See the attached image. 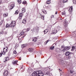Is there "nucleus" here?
Returning <instances> with one entry per match:
<instances>
[{
    "label": "nucleus",
    "mask_w": 76,
    "mask_h": 76,
    "mask_svg": "<svg viewBox=\"0 0 76 76\" xmlns=\"http://www.w3.org/2000/svg\"><path fill=\"white\" fill-rule=\"evenodd\" d=\"M49 76H52V75H50Z\"/></svg>",
    "instance_id": "obj_54"
},
{
    "label": "nucleus",
    "mask_w": 76,
    "mask_h": 76,
    "mask_svg": "<svg viewBox=\"0 0 76 76\" xmlns=\"http://www.w3.org/2000/svg\"><path fill=\"white\" fill-rule=\"evenodd\" d=\"M24 33H25L23 31H22V32H21L20 33V35H23V34H24Z\"/></svg>",
    "instance_id": "obj_27"
},
{
    "label": "nucleus",
    "mask_w": 76,
    "mask_h": 76,
    "mask_svg": "<svg viewBox=\"0 0 76 76\" xmlns=\"http://www.w3.org/2000/svg\"><path fill=\"white\" fill-rule=\"evenodd\" d=\"M8 51V48L7 47L4 48L3 49V52H1V53L2 54L4 55L6 53V52H7Z\"/></svg>",
    "instance_id": "obj_4"
},
{
    "label": "nucleus",
    "mask_w": 76,
    "mask_h": 76,
    "mask_svg": "<svg viewBox=\"0 0 76 76\" xmlns=\"http://www.w3.org/2000/svg\"><path fill=\"white\" fill-rule=\"evenodd\" d=\"M18 13H19V11H18V10H17L15 11V15H18Z\"/></svg>",
    "instance_id": "obj_30"
},
{
    "label": "nucleus",
    "mask_w": 76,
    "mask_h": 76,
    "mask_svg": "<svg viewBox=\"0 0 76 76\" xmlns=\"http://www.w3.org/2000/svg\"><path fill=\"white\" fill-rule=\"evenodd\" d=\"M73 7H71L70 8H69V11L70 12H72L73 11Z\"/></svg>",
    "instance_id": "obj_13"
},
{
    "label": "nucleus",
    "mask_w": 76,
    "mask_h": 76,
    "mask_svg": "<svg viewBox=\"0 0 76 76\" xmlns=\"http://www.w3.org/2000/svg\"><path fill=\"white\" fill-rule=\"evenodd\" d=\"M23 16V13H20L19 16V18L20 19H21V18H22V17Z\"/></svg>",
    "instance_id": "obj_17"
},
{
    "label": "nucleus",
    "mask_w": 76,
    "mask_h": 76,
    "mask_svg": "<svg viewBox=\"0 0 76 76\" xmlns=\"http://www.w3.org/2000/svg\"><path fill=\"white\" fill-rule=\"evenodd\" d=\"M22 4H27V2H26V1H23V2Z\"/></svg>",
    "instance_id": "obj_26"
},
{
    "label": "nucleus",
    "mask_w": 76,
    "mask_h": 76,
    "mask_svg": "<svg viewBox=\"0 0 76 76\" xmlns=\"http://www.w3.org/2000/svg\"><path fill=\"white\" fill-rule=\"evenodd\" d=\"M49 41V40H47L46 42H45V44L46 45V44H47V43H48V42Z\"/></svg>",
    "instance_id": "obj_42"
},
{
    "label": "nucleus",
    "mask_w": 76,
    "mask_h": 76,
    "mask_svg": "<svg viewBox=\"0 0 76 76\" xmlns=\"http://www.w3.org/2000/svg\"><path fill=\"white\" fill-rule=\"evenodd\" d=\"M44 34H47L48 32V29H46L44 31Z\"/></svg>",
    "instance_id": "obj_20"
},
{
    "label": "nucleus",
    "mask_w": 76,
    "mask_h": 76,
    "mask_svg": "<svg viewBox=\"0 0 76 76\" xmlns=\"http://www.w3.org/2000/svg\"><path fill=\"white\" fill-rule=\"evenodd\" d=\"M42 19H43V20H44V15L42 16Z\"/></svg>",
    "instance_id": "obj_41"
},
{
    "label": "nucleus",
    "mask_w": 76,
    "mask_h": 76,
    "mask_svg": "<svg viewBox=\"0 0 76 76\" xmlns=\"http://www.w3.org/2000/svg\"><path fill=\"white\" fill-rule=\"evenodd\" d=\"M54 48V46L53 47H51L50 48V50H53Z\"/></svg>",
    "instance_id": "obj_36"
},
{
    "label": "nucleus",
    "mask_w": 76,
    "mask_h": 76,
    "mask_svg": "<svg viewBox=\"0 0 76 76\" xmlns=\"http://www.w3.org/2000/svg\"><path fill=\"white\" fill-rule=\"evenodd\" d=\"M33 32H34L35 34H37L39 32V28L37 27H34L32 29Z\"/></svg>",
    "instance_id": "obj_2"
},
{
    "label": "nucleus",
    "mask_w": 76,
    "mask_h": 76,
    "mask_svg": "<svg viewBox=\"0 0 76 76\" xmlns=\"http://www.w3.org/2000/svg\"><path fill=\"white\" fill-rule=\"evenodd\" d=\"M4 34H7V32H4Z\"/></svg>",
    "instance_id": "obj_51"
},
{
    "label": "nucleus",
    "mask_w": 76,
    "mask_h": 76,
    "mask_svg": "<svg viewBox=\"0 0 76 76\" xmlns=\"http://www.w3.org/2000/svg\"><path fill=\"white\" fill-rule=\"evenodd\" d=\"M57 12H55V14L57 15Z\"/></svg>",
    "instance_id": "obj_52"
},
{
    "label": "nucleus",
    "mask_w": 76,
    "mask_h": 76,
    "mask_svg": "<svg viewBox=\"0 0 76 76\" xmlns=\"http://www.w3.org/2000/svg\"><path fill=\"white\" fill-rule=\"evenodd\" d=\"M2 54H2V53H0V57H1V56H2Z\"/></svg>",
    "instance_id": "obj_47"
},
{
    "label": "nucleus",
    "mask_w": 76,
    "mask_h": 76,
    "mask_svg": "<svg viewBox=\"0 0 76 76\" xmlns=\"http://www.w3.org/2000/svg\"><path fill=\"white\" fill-rule=\"evenodd\" d=\"M29 31V28H27V29H25L23 30V31H24V35L22 37V38H24L25 36H26V35L27 34L26 33V32H28Z\"/></svg>",
    "instance_id": "obj_3"
},
{
    "label": "nucleus",
    "mask_w": 76,
    "mask_h": 76,
    "mask_svg": "<svg viewBox=\"0 0 76 76\" xmlns=\"http://www.w3.org/2000/svg\"><path fill=\"white\" fill-rule=\"evenodd\" d=\"M73 2L76 4V0H73Z\"/></svg>",
    "instance_id": "obj_39"
},
{
    "label": "nucleus",
    "mask_w": 76,
    "mask_h": 76,
    "mask_svg": "<svg viewBox=\"0 0 76 76\" xmlns=\"http://www.w3.org/2000/svg\"><path fill=\"white\" fill-rule=\"evenodd\" d=\"M3 31H2L0 32V35H1V34H3Z\"/></svg>",
    "instance_id": "obj_45"
},
{
    "label": "nucleus",
    "mask_w": 76,
    "mask_h": 76,
    "mask_svg": "<svg viewBox=\"0 0 76 76\" xmlns=\"http://www.w3.org/2000/svg\"><path fill=\"white\" fill-rule=\"evenodd\" d=\"M42 12H43V13H44V14H46V11L45 10H43L42 11Z\"/></svg>",
    "instance_id": "obj_32"
},
{
    "label": "nucleus",
    "mask_w": 76,
    "mask_h": 76,
    "mask_svg": "<svg viewBox=\"0 0 76 76\" xmlns=\"http://www.w3.org/2000/svg\"><path fill=\"white\" fill-rule=\"evenodd\" d=\"M2 21H1L0 22V25H2Z\"/></svg>",
    "instance_id": "obj_50"
},
{
    "label": "nucleus",
    "mask_w": 76,
    "mask_h": 76,
    "mask_svg": "<svg viewBox=\"0 0 76 76\" xmlns=\"http://www.w3.org/2000/svg\"><path fill=\"white\" fill-rule=\"evenodd\" d=\"M5 61H4V62H5Z\"/></svg>",
    "instance_id": "obj_57"
},
{
    "label": "nucleus",
    "mask_w": 76,
    "mask_h": 76,
    "mask_svg": "<svg viewBox=\"0 0 76 76\" xmlns=\"http://www.w3.org/2000/svg\"><path fill=\"white\" fill-rule=\"evenodd\" d=\"M71 58V55L66 56V58L67 59H70Z\"/></svg>",
    "instance_id": "obj_19"
},
{
    "label": "nucleus",
    "mask_w": 76,
    "mask_h": 76,
    "mask_svg": "<svg viewBox=\"0 0 76 76\" xmlns=\"http://www.w3.org/2000/svg\"><path fill=\"white\" fill-rule=\"evenodd\" d=\"M19 60H21V59L20 58L19 59Z\"/></svg>",
    "instance_id": "obj_53"
},
{
    "label": "nucleus",
    "mask_w": 76,
    "mask_h": 76,
    "mask_svg": "<svg viewBox=\"0 0 76 76\" xmlns=\"http://www.w3.org/2000/svg\"><path fill=\"white\" fill-rule=\"evenodd\" d=\"M59 63L60 64H61V65H62V64H63V63H64V61H63V60L61 59H60L59 61Z\"/></svg>",
    "instance_id": "obj_8"
},
{
    "label": "nucleus",
    "mask_w": 76,
    "mask_h": 76,
    "mask_svg": "<svg viewBox=\"0 0 76 76\" xmlns=\"http://www.w3.org/2000/svg\"><path fill=\"white\" fill-rule=\"evenodd\" d=\"M54 15H52L51 16V18H53L54 17Z\"/></svg>",
    "instance_id": "obj_48"
},
{
    "label": "nucleus",
    "mask_w": 76,
    "mask_h": 76,
    "mask_svg": "<svg viewBox=\"0 0 76 76\" xmlns=\"http://www.w3.org/2000/svg\"><path fill=\"white\" fill-rule=\"evenodd\" d=\"M61 48H64V46H63V45H62V46H61Z\"/></svg>",
    "instance_id": "obj_46"
},
{
    "label": "nucleus",
    "mask_w": 76,
    "mask_h": 76,
    "mask_svg": "<svg viewBox=\"0 0 76 76\" xmlns=\"http://www.w3.org/2000/svg\"><path fill=\"white\" fill-rule=\"evenodd\" d=\"M65 55L66 56H70L71 55V54L70 53V52L67 51Z\"/></svg>",
    "instance_id": "obj_11"
},
{
    "label": "nucleus",
    "mask_w": 76,
    "mask_h": 76,
    "mask_svg": "<svg viewBox=\"0 0 76 76\" xmlns=\"http://www.w3.org/2000/svg\"><path fill=\"white\" fill-rule=\"evenodd\" d=\"M14 6H15V4H12L10 6V10H12V9L14 7Z\"/></svg>",
    "instance_id": "obj_10"
},
{
    "label": "nucleus",
    "mask_w": 76,
    "mask_h": 76,
    "mask_svg": "<svg viewBox=\"0 0 76 76\" xmlns=\"http://www.w3.org/2000/svg\"><path fill=\"white\" fill-rule=\"evenodd\" d=\"M38 62V61H37V62Z\"/></svg>",
    "instance_id": "obj_56"
},
{
    "label": "nucleus",
    "mask_w": 76,
    "mask_h": 76,
    "mask_svg": "<svg viewBox=\"0 0 76 76\" xmlns=\"http://www.w3.org/2000/svg\"><path fill=\"white\" fill-rule=\"evenodd\" d=\"M12 37H10L7 38V41H10L12 40Z\"/></svg>",
    "instance_id": "obj_18"
},
{
    "label": "nucleus",
    "mask_w": 76,
    "mask_h": 76,
    "mask_svg": "<svg viewBox=\"0 0 76 76\" xmlns=\"http://www.w3.org/2000/svg\"><path fill=\"white\" fill-rule=\"evenodd\" d=\"M75 48V46H72V51H73V50H74V49Z\"/></svg>",
    "instance_id": "obj_34"
},
{
    "label": "nucleus",
    "mask_w": 76,
    "mask_h": 76,
    "mask_svg": "<svg viewBox=\"0 0 76 76\" xmlns=\"http://www.w3.org/2000/svg\"><path fill=\"white\" fill-rule=\"evenodd\" d=\"M26 46V44H24L22 45V48H25Z\"/></svg>",
    "instance_id": "obj_22"
},
{
    "label": "nucleus",
    "mask_w": 76,
    "mask_h": 76,
    "mask_svg": "<svg viewBox=\"0 0 76 76\" xmlns=\"http://www.w3.org/2000/svg\"><path fill=\"white\" fill-rule=\"evenodd\" d=\"M17 63H18V61H13L12 64H17Z\"/></svg>",
    "instance_id": "obj_15"
},
{
    "label": "nucleus",
    "mask_w": 76,
    "mask_h": 76,
    "mask_svg": "<svg viewBox=\"0 0 76 76\" xmlns=\"http://www.w3.org/2000/svg\"><path fill=\"white\" fill-rule=\"evenodd\" d=\"M57 32V31L56 30H54L53 31V34H56Z\"/></svg>",
    "instance_id": "obj_14"
},
{
    "label": "nucleus",
    "mask_w": 76,
    "mask_h": 76,
    "mask_svg": "<svg viewBox=\"0 0 76 76\" xmlns=\"http://www.w3.org/2000/svg\"><path fill=\"white\" fill-rule=\"evenodd\" d=\"M8 71L7 70H5L4 71V76H7V75H8Z\"/></svg>",
    "instance_id": "obj_9"
},
{
    "label": "nucleus",
    "mask_w": 76,
    "mask_h": 76,
    "mask_svg": "<svg viewBox=\"0 0 76 76\" xmlns=\"http://www.w3.org/2000/svg\"><path fill=\"white\" fill-rule=\"evenodd\" d=\"M73 72H74V71H73L72 70H70V73H71V74L73 73Z\"/></svg>",
    "instance_id": "obj_38"
},
{
    "label": "nucleus",
    "mask_w": 76,
    "mask_h": 76,
    "mask_svg": "<svg viewBox=\"0 0 76 76\" xmlns=\"http://www.w3.org/2000/svg\"><path fill=\"white\" fill-rule=\"evenodd\" d=\"M18 3H19L20 4L21 3V0H18Z\"/></svg>",
    "instance_id": "obj_33"
},
{
    "label": "nucleus",
    "mask_w": 76,
    "mask_h": 76,
    "mask_svg": "<svg viewBox=\"0 0 76 76\" xmlns=\"http://www.w3.org/2000/svg\"><path fill=\"white\" fill-rule=\"evenodd\" d=\"M61 20H62V19H61Z\"/></svg>",
    "instance_id": "obj_55"
},
{
    "label": "nucleus",
    "mask_w": 76,
    "mask_h": 76,
    "mask_svg": "<svg viewBox=\"0 0 76 76\" xmlns=\"http://www.w3.org/2000/svg\"><path fill=\"white\" fill-rule=\"evenodd\" d=\"M68 23V21L67 19H65V21L64 22V25L65 27V28H66L67 26V23Z\"/></svg>",
    "instance_id": "obj_5"
},
{
    "label": "nucleus",
    "mask_w": 76,
    "mask_h": 76,
    "mask_svg": "<svg viewBox=\"0 0 76 76\" xmlns=\"http://www.w3.org/2000/svg\"><path fill=\"white\" fill-rule=\"evenodd\" d=\"M70 49V47H66L63 49H62V51L64 52H65V51H68Z\"/></svg>",
    "instance_id": "obj_6"
},
{
    "label": "nucleus",
    "mask_w": 76,
    "mask_h": 76,
    "mask_svg": "<svg viewBox=\"0 0 76 76\" xmlns=\"http://www.w3.org/2000/svg\"><path fill=\"white\" fill-rule=\"evenodd\" d=\"M22 22L23 23H26V19H23Z\"/></svg>",
    "instance_id": "obj_23"
},
{
    "label": "nucleus",
    "mask_w": 76,
    "mask_h": 76,
    "mask_svg": "<svg viewBox=\"0 0 76 76\" xmlns=\"http://www.w3.org/2000/svg\"><path fill=\"white\" fill-rule=\"evenodd\" d=\"M62 15H65L66 13L64 12H62Z\"/></svg>",
    "instance_id": "obj_43"
},
{
    "label": "nucleus",
    "mask_w": 76,
    "mask_h": 76,
    "mask_svg": "<svg viewBox=\"0 0 76 76\" xmlns=\"http://www.w3.org/2000/svg\"><path fill=\"white\" fill-rule=\"evenodd\" d=\"M2 1V0H0V4L1 3V2Z\"/></svg>",
    "instance_id": "obj_49"
},
{
    "label": "nucleus",
    "mask_w": 76,
    "mask_h": 76,
    "mask_svg": "<svg viewBox=\"0 0 76 76\" xmlns=\"http://www.w3.org/2000/svg\"><path fill=\"white\" fill-rule=\"evenodd\" d=\"M62 65H63V66H64V67H66L67 65L66 64H64L63 63V64H62Z\"/></svg>",
    "instance_id": "obj_29"
},
{
    "label": "nucleus",
    "mask_w": 76,
    "mask_h": 76,
    "mask_svg": "<svg viewBox=\"0 0 76 76\" xmlns=\"http://www.w3.org/2000/svg\"><path fill=\"white\" fill-rule=\"evenodd\" d=\"M37 38L36 37L33 38H32V41H34V42H36L37 41Z\"/></svg>",
    "instance_id": "obj_12"
},
{
    "label": "nucleus",
    "mask_w": 76,
    "mask_h": 76,
    "mask_svg": "<svg viewBox=\"0 0 76 76\" xmlns=\"http://www.w3.org/2000/svg\"><path fill=\"white\" fill-rule=\"evenodd\" d=\"M28 51L29 52H33L34 51V49L32 48H30L28 49Z\"/></svg>",
    "instance_id": "obj_16"
},
{
    "label": "nucleus",
    "mask_w": 76,
    "mask_h": 76,
    "mask_svg": "<svg viewBox=\"0 0 76 76\" xmlns=\"http://www.w3.org/2000/svg\"><path fill=\"white\" fill-rule=\"evenodd\" d=\"M22 13H24V12H25V11H26L25 9L24 8L22 9Z\"/></svg>",
    "instance_id": "obj_25"
},
{
    "label": "nucleus",
    "mask_w": 76,
    "mask_h": 76,
    "mask_svg": "<svg viewBox=\"0 0 76 76\" xmlns=\"http://www.w3.org/2000/svg\"><path fill=\"white\" fill-rule=\"evenodd\" d=\"M47 4H49L50 3V1H47Z\"/></svg>",
    "instance_id": "obj_40"
},
{
    "label": "nucleus",
    "mask_w": 76,
    "mask_h": 76,
    "mask_svg": "<svg viewBox=\"0 0 76 76\" xmlns=\"http://www.w3.org/2000/svg\"><path fill=\"white\" fill-rule=\"evenodd\" d=\"M44 73L41 71H36L32 74V76H43Z\"/></svg>",
    "instance_id": "obj_1"
},
{
    "label": "nucleus",
    "mask_w": 76,
    "mask_h": 76,
    "mask_svg": "<svg viewBox=\"0 0 76 76\" xmlns=\"http://www.w3.org/2000/svg\"><path fill=\"white\" fill-rule=\"evenodd\" d=\"M5 61H7V60H9V57H6L5 58Z\"/></svg>",
    "instance_id": "obj_28"
},
{
    "label": "nucleus",
    "mask_w": 76,
    "mask_h": 76,
    "mask_svg": "<svg viewBox=\"0 0 76 76\" xmlns=\"http://www.w3.org/2000/svg\"><path fill=\"white\" fill-rule=\"evenodd\" d=\"M9 27H11V26H10V24L9 25L7 24L6 25V28H9Z\"/></svg>",
    "instance_id": "obj_24"
},
{
    "label": "nucleus",
    "mask_w": 76,
    "mask_h": 76,
    "mask_svg": "<svg viewBox=\"0 0 76 76\" xmlns=\"http://www.w3.org/2000/svg\"><path fill=\"white\" fill-rule=\"evenodd\" d=\"M18 39L19 40V41L20 42H22V40L20 38H18Z\"/></svg>",
    "instance_id": "obj_31"
},
{
    "label": "nucleus",
    "mask_w": 76,
    "mask_h": 76,
    "mask_svg": "<svg viewBox=\"0 0 76 76\" xmlns=\"http://www.w3.org/2000/svg\"><path fill=\"white\" fill-rule=\"evenodd\" d=\"M46 75H49V76H51L52 75V74H51V73H50V72H47L46 73Z\"/></svg>",
    "instance_id": "obj_21"
},
{
    "label": "nucleus",
    "mask_w": 76,
    "mask_h": 76,
    "mask_svg": "<svg viewBox=\"0 0 76 76\" xmlns=\"http://www.w3.org/2000/svg\"><path fill=\"white\" fill-rule=\"evenodd\" d=\"M15 21H12L11 23L10 24L11 27H14L15 26Z\"/></svg>",
    "instance_id": "obj_7"
},
{
    "label": "nucleus",
    "mask_w": 76,
    "mask_h": 76,
    "mask_svg": "<svg viewBox=\"0 0 76 76\" xmlns=\"http://www.w3.org/2000/svg\"><path fill=\"white\" fill-rule=\"evenodd\" d=\"M4 16H5V17L7 16V13L4 14Z\"/></svg>",
    "instance_id": "obj_37"
},
{
    "label": "nucleus",
    "mask_w": 76,
    "mask_h": 76,
    "mask_svg": "<svg viewBox=\"0 0 76 76\" xmlns=\"http://www.w3.org/2000/svg\"><path fill=\"white\" fill-rule=\"evenodd\" d=\"M68 0H64L63 1V3H66L67 2Z\"/></svg>",
    "instance_id": "obj_35"
},
{
    "label": "nucleus",
    "mask_w": 76,
    "mask_h": 76,
    "mask_svg": "<svg viewBox=\"0 0 76 76\" xmlns=\"http://www.w3.org/2000/svg\"><path fill=\"white\" fill-rule=\"evenodd\" d=\"M13 53L15 54H17V52H16V50H15L13 51Z\"/></svg>",
    "instance_id": "obj_44"
}]
</instances>
